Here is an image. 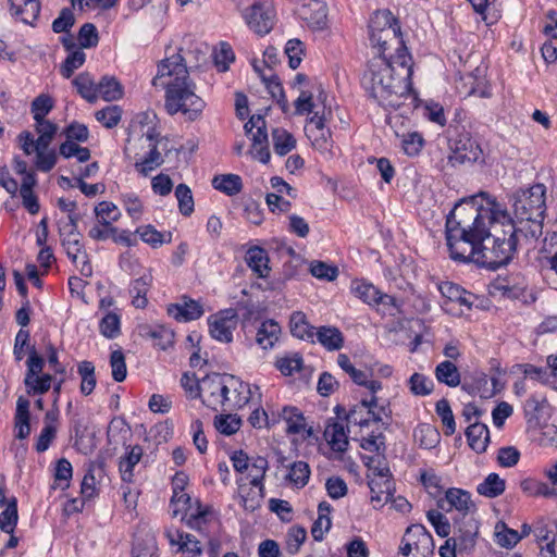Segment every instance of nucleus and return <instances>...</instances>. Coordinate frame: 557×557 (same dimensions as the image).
Masks as SVG:
<instances>
[{"instance_id": "nucleus-13", "label": "nucleus", "mask_w": 557, "mask_h": 557, "mask_svg": "<svg viewBox=\"0 0 557 557\" xmlns=\"http://www.w3.org/2000/svg\"><path fill=\"white\" fill-rule=\"evenodd\" d=\"M211 336L220 342L230 343L233 339V331L237 326V313L233 309L221 311L209 318Z\"/></svg>"}, {"instance_id": "nucleus-12", "label": "nucleus", "mask_w": 557, "mask_h": 557, "mask_svg": "<svg viewBox=\"0 0 557 557\" xmlns=\"http://www.w3.org/2000/svg\"><path fill=\"white\" fill-rule=\"evenodd\" d=\"M244 18L249 28L260 36L270 33L274 25L273 10L261 3H253L246 9Z\"/></svg>"}, {"instance_id": "nucleus-28", "label": "nucleus", "mask_w": 557, "mask_h": 557, "mask_svg": "<svg viewBox=\"0 0 557 557\" xmlns=\"http://www.w3.org/2000/svg\"><path fill=\"white\" fill-rule=\"evenodd\" d=\"M290 332L292 334L302 341L314 343L315 329L310 325L305 313L296 311L290 315Z\"/></svg>"}, {"instance_id": "nucleus-32", "label": "nucleus", "mask_w": 557, "mask_h": 557, "mask_svg": "<svg viewBox=\"0 0 557 557\" xmlns=\"http://www.w3.org/2000/svg\"><path fill=\"white\" fill-rule=\"evenodd\" d=\"M212 186L227 196H235L242 191L243 181L237 174H222L213 177Z\"/></svg>"}, {"instance_id": "nucleus-49", "label": "nucleus", "mask_w": 557, "mask_h": 557, "mask_svg": "<svg viewBox=\"0 0 557 557\" xmlns=\"http://www.w3.org/2000/svg\"><path fill=\"white\" fill-rule=\"evenodd\" d=\"M17 502L12 497L7 505V508L0 513V529L2 532L13 534L17 523Z\"/></svg>"}, {"instance_id": "nucleus-17", "label": "nucleus", "mask_w": 557, "mask_h": 557, "mask_svg": "<svg viewBox=\"0 0 557 557\" xmlns=\"http://www.w3.org/2000/svg\"><path fill=\"white\" fill-rule=\"evenodd\" d=\"M350 290L357 298L368 305H393L395 301L392 296L382 294L375 286L364 281H352Z\"/></svg>"}, {"instance_id": "nucleus-52", "label": "nucleus", "mask_w": 557, "mask_h": 557, "mask_svg": "<svg viewBox=\"0 0 557 557\" xmlns=\"http://www.w3.org/2000/svg\"><path fill=\"white\" fill-rule=\"evenodd\" d=\"M476 534H478V528L473 527L468 530H461L459 529L455 534L451 536L454 541H456V544L458 546L459 553H468L471 552L476 543Z\"/></svg>"}, {"instance_id": "nucleus-53", "label": "nucleus", "mask_w": 557, "mask_h": 557, "mask_svg": "<svg viewBox=\"0 0 557 557\" xmlns=\"http://www.w3.org/2000/svg\"><path fill=\"white\" fill-rule=\"evenodd\" d=\"M374 404V400H361L358 405L354 406L347 414V421L349 423L364 426L371 422L370 416H368L369 406Z\"/></svg>"}, {"instance_id": "nucleus-11", "label": "nucleus", "mask_w": 557, "mask_h": 557, "mask_svg": "<svg viewBox=\"0 0 557 557\" xmlns=\"http://www.w3.org/2000/svg\"><path fill=\"white\" fill-rule=\"evenodd\" d=\"M305 131L314 149L324 156H332L333 144L330 129L325 128L324 112L314 111Z\"/></svg>"}, {"instance_id": "nucleus-27", "label": "nucleus", "mask_w": 557, "mask_h": 557, "mask_svg": "<svg viewBox=\"0 0 557 557\" xmlns=\"http://www.w3.org/2000/svg\"><path fill=\"white\" fill-rule=\"evenodd\" d=\"M318 341L330 351L339 350L344 346L343 333L335 326H321L314 332V341Z\"/></svg>"}, {"instance_id": "nucleus-44", "label": "nucleus", "mask_w": 557, "mask_h": 557, "mask_svg": "<svg viewBox=\"0 0 557 557\" xmlns=\"http://www.w3.org/2000/svg\"><path fill=\"white\" fill-rule=\"evenodd\" d=\"M495 542L504 548H512L520 540L518 531L509 529L503 521H498L494 530Z\"/></svg>"}, {"instance_id": "nucleus-4", "label": "nucleus", "mask_w": 557, "mask_h": 557, "mask_svg": "<svg viewBox=\"0 0 557 557\" xmlns=\"http://www.w3.org/2000/svg\"><path fill=\"white\" fill-rule=\"evenodd\" d=\"M370 41L377 49L379 57H386L385 52L395 49L396 54L408 53L401 38L400 26L388 10L376 11L369 24Z\"/></svg>"}, {"instance_id": "nucleus-3", "label": "nucleus", "mask_w": 557, "mask_h": 557, "mask_svg": "<svg viewBox=\"0 0 557 557\" xmlns=\"http://www.w3.org/2000/svg\"><path fill=\"white\" fill-rule=\"evenodd\" d=\"M152 85L165 89L164 107L171 115L182 112L188 120L194 121L205 108V102L195 92L196 85L189 78L182 49L158 64Z\"/></svg>"}, {"instance_id": "nucleus-38", "label": "nucleus", "mask_w": 557, "mask_h": 557, "mask_svg": "<svg viewBox=\"0 0 557 557\" xmlns=\"http://www.w3.org/2000/svg\"><path fill=\"white\" fill-rule=\"evenodd\" d=\"M268 468V460L264 457L258 456L251 459L250 467L248 469L249 476L251 478L250 484L259 488L260 498L263 497V479L265 476Z\"/></svg>"}, {"instance_id": "nucleus-8", "label": "nucleus", "mask_w": 557, "mask_h": 557, "mask_svg": "<svg viewBox=\"0 0 557 557\" xmlns=\"http://www.w3.org/2000/svg\"><path fill=\"white\" fill-rule=\"evenodd\" d=\"M228 377L230 374L213 373L200 381V397L205 406L215 411H225L226 391L231 388Z\"/></svg>"}, {"instance_id": "nucleus-54", "label": "nucleus", "mask_w": 557, "mask_h": 557, "mask_svg": "<svg viewBox=\"0 0 557 557\" xmlns=\"http://www.w3.org/2000/svg\"><path fill=\"white\" fill-rule=\"evenodd\" d=\"M175 197L180 212L186 216L190 215L194 212V198L190 188L186 184H178L175 188Z\"/></svg>"}, {"instance_id": "nucleus-40", "label": "nucleus", "mask_w": 557, "mask_h": 557, "mask_svg": "<svg viewBox=\"0 0 557 557\" xmlns=\"http://www.w3.org/2000/svg\"><path fill=\"white\" fill-rule=\"evenodd\" d=\"M245 131L251 135L252 145L257 148L261 144H268V134L265 131V121L261 115H252L245 124Z\"/></svg>"}, {"instance_id": "nucleus-29", "label": "nucleus", "mask_w": 557, "mask_h": 557, "mask_svg": "<svg viewBox=\"0 0 557 557\" xmlns=\"http://www.w3.org/2000/svg\"><path fill=\"white\" fill-rule=\"evenodd\" d=\"M276 419H283L286 422V431L289 434H299L306 429V419L302 412L296 407H284Z\"/></svg>"}, {"instance_id": "nucleus-21", "label": "nucleus", "mask_w": 557, "mask_h": 557, "mask_svg": "<svg viewBox=\"0 0 557 557\" xmlns=\"http://www.w3.org/2000/svg\"><path fill=\"white\" fill-rule=\"evenodd\" d=\"M9 3L12 15L18 17L25 24L33 25L39 16V0H9Z\"/></svg>"}, {"instance_id": "nucleus-36", "label": "nucleus", "mask_w": 557, "mask_h": 557, "mask_svg": "<svg viewBox=\"0 0 557 557\" xmlns=\"http://www.w3.org/2000/svg\"><path fill=\"white\" fill-rule=\"evenodd\" d=\"M285 480L297 488L304 487L310 478L309 465L305 461H296L290 463Z\"/></svg>"}, {"instance_id": "nucleus-22", "label": "nucleus", "mask_w": 557, "mask_h": 557, "mask_svg": "<svg viewBox=\"0 0 557 557\" xmlns=\"http://www.w3.org/2000/svg\"><path fill=\"white\" fill-rule=\"evenodd\" d=\"M369 487L371 491V503L375 509L388 503L395 492L394 483L391 479H371Z\"/></svg>"}, {"instance_id": "nucleus-45", "label": "nucleus", "mask_w": 557, "mask_h": 557, "mask_svg": "<svg viewBox=\"0 0 557 557\" xmlns=\"http://www.w3.org/2000/svg\"><path fill=\"white\" fill-rule=\"evenodd\" d=\"M122 96L123 87L114 77H102L98 84V97L106 101H114L122 98Z\"/></svg>"}, {"instance_id": "nucleus-47", "label": "nucleus", "mask_w": 557, "mask_h": 557, "mask_svg": "<svg viewBox=\"0 0 557 557\" xmlns=\"http://www.w3.org/2000/svg\"><path fill=\"white\" fill-rule=\"evenodd\" d=\"M469 79V84L471 85L469 95H478L481 98H487L491 96L488 88L485 85L484 81V70L480 66H476L472 72L468 73L461 79Z\"/></svg>"}, {"instance_id": "nucleus-26", "label": "nucleus", "mask_w": 557, "mask_h": 557, "mask_svg": "<svg viewBox=\"0 0 557 557\" xmlns=\"http://www.w3.org/2000/svg\"><path fill=\"white\" fill-rule=\"evenodd\" d=\"M466 436L469 446L474 451L482 454L486 450L487 444L490 442V431L485 424L480 422L471 423L467 428Z\"/></svg>"}, {"instance_id": "nucleus-42", "label": "nucleus", "mask_w": 557, "mask_h": 557, "mask_svg": "<svg viewBox=\"0 0 557 557\" xmlns=\"http://www.w3.org/2000/svg\"><path fill=\"white\" fill-rule=\"evenodd\" d=\"M435 376L438 382L444 383L450 387H456L460 384V374L457 367L449 360L443 361L435 368Z\"/></svg>"}, {"instance_id": "nucleus-19", "label": "nucleus", "mask_w": 557, "mask_h": 557, "mask_svg": "<svg viewBox=\"0 0 557 557\" xmlns=\"http://www.w3.org/2000/svg\"><path fill=\"white\" fill-rule=\"evenodd\" d=\"M472 506L470 494L460 488H448L443 498L437 500L440 510L449 512L453 509L467 512Z\"/></svg>"}, {"instance_id": "nucleus-59", "label": "nucleus", "mask_w": 557, "mask_h": 557, "mask_svg": "<svg viewBox=\"0 0 557 557\" xmlns=\"http://www.w3.org/2000/svg\"><path fill=\"white\" fill-rule=\"evenodd\" d=\"M307 537V531L302 527H292L286 535V550L296 554Z\"/></svg>"}, {"instance_id": "nucleus-6", "label": "nucleus", "mask_w": 557, "mask_h": 557, "mask_svg": "<svg viewBox=\"0 0 557 557\" xmlns=\"http://www.w3.org/2000/svg\"><path fill=\"white\" fill-rule=\"evenodd\" d=\"M546 187L544 184H535L529 188H520L510 196L515 215H529L544 218Z\"/></svg>"}, {"instance_id": "nucleus-1", "label": "nucleus", "mask_w": 557, "mask_h": 557, "mask_svg": "<svg viewBox=\"0 0 557 557\" xmlns=\"http://www.w3.org/2000/svg\"><path fill=\"white\" fill-rule=\"evenodd\" d=\"M507 210L484 194L462 199L446 219V242L454 260L497 269L509 262L511 240H503L500 222Z\"/></svg>"}, {"instance_id": "nucleus-63", "label": "nucleus", "mask_w": 557, "mask_h": 557, "mask_svg": "<svg viewBox=\"0 0 557 557\" xmlns=\"http://www.w3.org/2000/svg\"><path fill=\"white\" fill-rule=\"evenodd\" d=\"M53 101L47 95H40L32 102V113L35 121L46 120V115L52 110Z\"/></svg>"}, {"instance_id": "nucleus-10", "label": "nucleus", "mask_w": 557, "mask_h": 557, "mask_svg": "<svg viewBox=\"0 0 557 557\" xmlns=\"http://www.w3.org/2000/svg\"><path fill=\"white\" fill-rule=\"evenodd\" d=\"M60 236L67 257L77 267L83 276L89 277L92 274V268L87 252L81 243L82 234L79 232L60 230Z\"/></svg>"}, {"instance_id": "nucleus-23", "label": "nucleus", "mask_w": 557, "mask_h": 557, "mask_svg": "<svg viewBox=\"0 0 557 557\" xmlns=\"http://www.w3.org/2000/svg\"><path fill=\"white\" fill-rule=\"evenodd\" d=\"M168 313L178 321H191L199 319L203 310L199 302L184 297L182 304L170 305Z\"/></svg>"}, {"instance_id": "nucleus-15", "label": "nucleus", "mask_w": 557, "mask_h": 557, "mask_svg": "<svg viewBox=\"0 0 557 557\" xmlns=\"http://www.w3.org/2000/svg\"><path fill=\"white\" fill-rule=\"evenodd\" d=\"M227 384L231 388L226 391L225 411L240 409L247 405L253 395L250 385L231 374Z\"/></svg>"}, {"instance_id": "nucleus-46", "label": "nucleus", "mask_w": 557, "mask_h": 557, "mask_svg": "<svg viewBox=\"0 0 557 557\" xmlns=\"http://www.w3.org/2000/svg\"><path fill=\"white\" fill-rule=\"evenodd\" d=\"M35 131L38 134L39 149H48L58 132V126L51 121L40 120L35 121Z\"/></svg>"}, {"instance_id": "nucleus-62", "label": "nucleus", "mask_w": 557, "mask_h": 557, "mask_svg": "<svg viewBox=\"0 0 557 557\" xmlns=\"http://www.w3.org/2000/svg\"><path fill=\"white\" fill-rule=\"evenodd\" d=\"M86 59V54L82 50H75L67 55L63 65L61 66V74L65 78H70L75 70L79 69Z\"/></svg>"}, {"instance_id": "nucleus-58", "label": "nucleus", "mask_w": 557, "mask_h": 557, "mask_svg": "<svg viewBox=\"0 0 557 557\" xmlns=\"http://www.w3.org/2000/svg\"><path fill=\"white\" fill-rule=\"evenodd\" d=\"M426 517L438 536L447 537L450 534V523L440 510H429Z\"/></svg>"}, {"instance_id": "nucleus-56", "label": "nucleus", "mask_w": 557, "mask_h": 557, "mask_svg": "<svg viewBox=\"0 0 557 557\" xmlns=\"http://www.w3.org/2000/svg\"><path fill=\"white\" fill-rule=\"evenodd\" d=\"M122 117V110L119 106H108L96 112V120L104 127L112 128L119 124Z\"/></svg>"}, {"instance_id": "nucleus-25", "label": "nucleus", "mask_w": 557, "mask_h": 557, "mask_svg": "<svg viewBox=\"0 0 557 557\" xmlns=\"http://www.w3.org/2000/svg\"><path fill=\"white\" fill-rule=\"evenodd\" d=\"M246 262L258 277H268L271 271L269 267L268 252L259 247L255 246L248 249L246 253Z\"/></svg>"}, {"instance_id": "nucleus-31", "label": "nucleus", "mask_w": 557, "mask_h": 557, "mask_svg": "<svg viewBox=\"0 0 557 557\" xmlns=\"http://www.w3.org/2000/svg\"><path fill=\"white\" fill-rule=\"evenodd\" d=\"M413 437L420 447L432 449L440 443L441 434L434 425L421 423L414 429Z\"/></svg>"}, {"instance_id": "nucleus-35", "label": "nucleus", "mask_w": 557, "mask_h": 557, "mask_svg": "<svg viewBox=\"0 0 557 557\" xmlns=\"http://www.w3.org/2000/svg\"><path fill=\"white\" fill-rule=\"evenodd\" d=\"M280 333L281 327L275 321H264L258 329L256 342L263 349L272 348L275 342L278 339Z\"/></svg>"}, {"instance_id": "nucleus-64", "label": "nucleus", "mask_w": 557, "mask_h": 557, "mask_svg": "<svg viewBox=\"0 0 557 557\" xmlns=\"http://www.w3.org/2000/svg\"><path fill=\"white\" fill-rule=\"evenodd\" d=\"M78 41L82 48H92L98 45L99 36L92 23H85L78 32Z\"/></svg>"}, {"instance_id": "nucleus-24", "label": "nucleus", "mask_w": 557, "mask_h": 557, "mask_svg": "<svg viewBox=\"0 0 557 557\" xmlns=\"http://www.w3.org/2000/svg\"><path fill=\"white\" fill-rule=\"evenodd\" d=\"M324 438L335 453H344L348 447V435L342 423L333 421L324 430Z\"/></svg>"}, {"instance_id": "nucleus-57", "label": "nucleus", "mask_w": 557, "mask_h": 557, "mask_svg": "<svg viewBox=\"0 0 557 557\" xmlns=\"http://www.w3.org/2000/svg\"><path fill=\"white\" fill-rule=\"evenodd\" d=\"M396 136L401 138L403 148L409 156L417 154L423 145L422 135L417 132H409L406 134H399L396 132Z\"/></svg>"}, {"instance_id": "nucleus-34", "label": "nucleus", "mask_w": 557, "mask_h": 557, "mask_svg": "<svg viewBox=\"0 0 557 557\" xmlns=\"http://www.w3.org/2000/svg\"><path fill=\"white\" fill-rule=\"evenodd\" d=\"M15 428L17 429V437L26 438L30 433L29 425V401L20 396L16 403Z\"/></svg>"}, {"instance_id": "nucleus-61", "label": "nucleus", "mask_w": 557, "mask_h": 557, "mask_svg": "<svg viewBox=\"0 0 557 557\" xmlns=\"http://www.w3.org/2000/svg\"><path fill=\"white\" fill-rule=\"evenodd\" d=\"M409 386L412 394L425 396L432 392L433 382L420 373H413L409 379Z\"/></svg>"}, {"instance_id": "nucleus-16", "label": "nucleus", "mask_w": 557, "mask_h": 557, "mask_svg": "<svg viewBox=\"0 0 557 557\" xmlns=\"http://www.w3.org/2000/svg\"><path fill=\"white\" fill-rule=\"evenodd\" d=\"M482 149L475 140L463 137L455 143L449 162L453 165L473 163L482 157Z\"/></svg>"}, {"instance_id": "nucleus-14", "label": "nucleus", "mask_w": 557, "mask_h": 557, "mask_svg": "<svg viewBox=\"0 0 557 557\" xmlns=\"http://www.w3.org/2000/svg\"><path fill=\"white\" fill-rule=\"evenodd\" d=\"M299 14L311 29L323 30L327 27V5L322 0H302Z\"/></svg>"}, {"instance_id": "nucleus-41", "label": "nucleus", "mask_w": 557, "mask_h": 557, "mask_svg": "<svg viewBox=\"0 0 557 557\" xmlns=\"http://www.w3.org/2000/svg\"><path fill=\"white\" fill-rule=\"evenodd\" d=\"M73 85L76 87L77 92L88 102H95L98 99V84L96 85L88 73L79 74L74 81Z\"/></svg>"}, {"instance_id": "nucleus-5", "label": "nucleus", "mask_w": 557, "mask_h": 557, "mask_svg": "<svg viewBox=\"0 0 557 557\" xmlns=\"http://www.w3.org/2000/svg\"><path fill=\"white\" fill-rule=\"evenodd\" d=\"M513 222L508 214V220L500 222V236L499 242L511 240L512 249L509 255V260L512 258L517 244L523 238L525 242H535L543 233L544 218H534L529 215H515Z\"/></svg>"}, {"instance_id": "nucleus-48", "label": "nucleus", "mask_w": 557, "mask_h": 557, "mask_svg": "<svg viewBox=\"0 0 557 557\" xmlns=\"http://www.w3.org/2000/svg\"><path fill=\"white\" fill-rule=\"evenodd\" d=\"M78 374L81 375V393L90 395L96 386L95 366L92 362L84 360L78 363Z\"/></svg>"}, {"instance_id": "nucleus-55", "label": "nucleus", "mask_w": 557, "mask_h": 557, "mask_svg": "<svg viewBox=\"0 0 557 557\" xmlns=\"http://www.w3.org/2000/svg\"><path fill=\"white\" fill-rule=\"evenodd\" d=\"M436 413L441 417L442 423L445 428V435H453L456 431V423L449 403L446 399H441L436 404Z\"/></svg>"}, {"instance_id": "nucleus-33", "label": "nucleus", "mask_w": 557, "mask_h": 557, "mask_svg": "<svg viewBox=\"0 0 557 557\" xmlns=\"http://www.w3.org/2000/svg\"><path fill=\"white\" fill-rule=\"evenodd\" d=\"M143 448L139 445L129 447V450L120 460V473L124 482H132L134 476V467L140 461Z\"/></svg>"}, {"instance_id": "nucleus-39", "label": "nucleus", "mask_w": 557, "mask_h": 557, "mask_svg": "<svg viewBox=\"0 0 557 557\" xmlns=\"http://www.w3.org/2000/svg\"><path fill=\"white\" fill-rule=\"evenodd\" d=\"M272 141L275 153L285 156L296 147L295 137L284 128H274L272 131Z\"/></svg>"}, {"instance_id": "nucleus-7", "label": "nucleus", "mask_w": 557, "mask_h": 557, "mask_svg": "<svg viewBox=\"0 0 557 557\" xmlns=\"http://www.w3.org/2000/svg\"><path fill=\"white\" fill-rule=\"evenodd\" d=\"M149 117V113L141 115V120L139 121L141 128H144V121H148ZM140 133L141 134L139 140L148 144L149 152L145 158L135 163V168L140 174L147 176L149 172L156 170L163 163V158L159 151V146H162L163 149H165L166 143H163V139L158 140L159 134L152 126H149L147 131L140 129Z\"/></svg>"}, {"instance_id": "nucleus-43", "label": "nucleus", "mask_w": 557, "mask_h": 557, "mask_svg": "<svg viewBox=\"0 0 557 557\" xmlns=\"http://www.w3.org/2000/svg\"><path fill=\"white\" fill-rule=\"evenodd\" d=\"M520 487L524 494L532 497H554L557 495L554 487H549L545 482L531 478L521 481Z\"/></svg>"}, {"instance_id": "nucleus-60", "label": "nucleus", "mask_w": 557, "mask_h": 557, "mask_svg": "<svg viewBox=\"0 0 557 557\" xmlns=\"http://www.w3.org/2000/svg\"><path fill=\"white\" fill-rule=\"evenodd\" d=\"M29 381L30 382H28V379H24V384L28 395L45 394L51 387L52 376L50 374H42L41 376L32 377Z\"/></svg>"}, {"instance_id": "nucleus-30", "label": "nucleus", "mask_w": 557, "mask_h": 557, "mask_svg": "<svg viewBox=\"0 0 557 557\" xmlns=\"http://www.w3.org/2000/svg\"><path fill=\"white\" fill-rule=\"evenodd\" d=\"M151 282L152 277L150 274H144L132 282L129 294L132 296V304L134 307L144 309L147 306V293L150 288Z\"/></svg>"}, {"instance_id": "nucleus-37", "label": "nucleus", "mask_w": 557, "mask_h": 557, "mask_svg": "<svg viewBox=\"0 0 557 557\" xmlns=\"http://www.w3.org/2000/svg\"><path fill=\"white\" fill-rule=\"evenodd\" d=\"M505 480L500 479L497 473H490L482 483L476 486V492L485 497L495 498L505 491Z\"/></svg>"}, {"instance_id": "nucleus-50", "label": "nucleus", "mask_w": 557, "mask_h": 557, "mask_svg": "<svg viewBox=\"0 0 557 557\" xmlns=\"http://www.w3.org/2000/svg\"><path fill=\"white\" fill-rule=\"evenodd\" d=\"M95 214L100 224L112 225L121 216L119 208L110 201H101L95 207Z\"/></svg>"}, {"instance_id": "nucleus-51", "label": "nucleus", "mask_w": 557, "mask_h": 557, "mask_svg": "<svg viewBox=\"0 0 557 557\" xmlns=\"http://www.w3.org/2000/svg\"><path fill=\"white\" fill-rule=\"evenodd\" d=\"M242 425V420L236 414H220L214 418L215 429L224 435L235 434Z\"/></svg>"}, {"instance_id": "nucleus-9", "label": "nucleus", "mask_w": 557, "mask_h": 557, "mask_svg": "<svg viewBox=\"0 0 557 557\" xmlns=\"http://www.w3.org/2000/svg\"><path fill=\"white\" fill-rule=\"evenodd\" d=\"M171 506L173 508V516L176 517L184 512L185 517H183V519H186V523L193 529H200L208 513L207 507H202L198 500L193 502L190 496L185 492L173 493Z\"/></svg>"}, {"instance_id": "nucleus-18", "label": "nucleus", "mask_w": 557, "mask_h": 557, "mask_svg": "<svg viewBox=\"0 0 557 557\" xmlns=\"http://www.w3.org/2000/svg\"><path fill=\"white\" fill-rule=\"evenodd\" d=\"M138 334L145 339H150L161 350H166L174 343V332L164 325L141 324Z\"/></svg>"}, {"instance_id": "nucleus-20", "label": "nucleus", "mask_w": 557, "mask_h": 557, "mask_svg": "<svg viewBox=\"0 0 557 557\" xmlns=\"http://www.w3.org/2000/svg\"><path fill=\"white\" fill-rule=\"evenodd\" d=\"M406 536L412 537L414 550L421 557L431 556L434 552V541L431 533L422 524H413L406 531Z\"/></svg>"}, {"instance_id": "nucleus-2", "label": "nucleus", "mask_w": 557, "mask_h": 557, "mask_svg": "<svg viewBox=\"0 0 557 557\" xmlns=\"http://www.w3.org/2000/svg\"><path fill=\"white\" fill-rule=\"evenodd\" d=\"M412 75L411 58L408 53L373 58L362 76V85L382 107L399 109L410 95Z\"/></svg>"}]
</instances>
